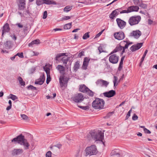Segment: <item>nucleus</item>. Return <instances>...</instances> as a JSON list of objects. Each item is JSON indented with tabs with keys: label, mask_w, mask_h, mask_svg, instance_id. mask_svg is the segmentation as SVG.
<instances>
[{
	"label": "nucleus",
	"mask_w": 157,
	"mask_h": 157,
	"mask_svg": "<svg viewBox=\"0 0 157 157\" xmlns=\"http://www.w3.org/2000/svg\"><path fill=\"white\" fill-rule=\"evenodd\" d=\"M12 142H16L17 143L24 147V149H28L30 146V144L27 140L25 138V136L21 134L11 140Z\"/></svg>",
	"instance_id": "1"
},
{
	"label": "nucleus",
	"mask_w": 157,
	"mask_h": 157,
	"mask_svg": "<svg viewBox=\"0 0 157 157\" xmlns=\"http://www.w3.org/2000/svg\"><path fill=\"white\" fill-rule=\"evenodd\" d=\"M105 103L103 99L96 98L93 102L92 105L95 109H102L104 107Z\"/></svg>",
	"instance_id": "2"
},
{
	"label": "nucleus",
	"mask_w": 157,
	"mask_h": 157,
	"mask_svg": "<svg viewBox=\"0 0 157 157\" xmlns=\"http://www.w3.org/2000/svg\"><path fill=\"white\" fill-rule=\"evenodd\" d=\"M92 137L95 141H99L104 143L103 139L104 138V134L101 132H92L91 133Z\"/></svg>",
	"instance_id": "3"
},
{
	"label": "nucleus",
	"mask_w": 157,
	"mask_h": 157,
	"mask_svg": "<svg viewBox=\"0 0 157 157\" xmlns=\"http://www.w3.org/2000/svg\"><path fill=\"white\" fill-rule=\"evenodd\" d=\"M85 151L86 156L95 155L97 152L96 147L94 145H92L90 147H87L85 149Z\"/></svg>",
	"instance_id": "4"
},
{
	"label": "nucleus",
	"mask_w": 157,
	"mask_h": 157,
	"mask_svg": "<svg viewBox=\"0 0 157 157\" xmlns=\"http://www.w3.org/2000/svg\"><path fill=\"white\" fill-rule=\"evenodd\" d=\"M141 19V18L139 16H132L129 18L128 22L131 26H132L137 24L140 21Z\"/></svg>",
	"instance_id": "5"
},
{
	"label": "nucleus",
	"mask_w": 157,
	"mask_h": 157,
	"mask_svg": "<svg viewBox=\"0 0 157 157\" xmlns=\"http://www.w3.org/2000/svg\"><path fill=\"white\" fill-rule=\"evenodd\" d=\"M109 55L110 56L109 58V62L113 64H116L117 63L119 60V56L116 54H112Z\"/></svg>",
	"instance_id": "6"
},
{
	"label": "nucleus",
	"mask_w": 157,
	"mask_h": 157,
	"mask_svg": "<svg viewBox=\"0 0 157 157\" xmlns=\"http://www.w3.org/2000/svg\"><path fill=\"white\" fill-rule=\"evenodd\" d=\"M72 98L74 101L76 103L81 102L84 99L83 96L81 93L76 94Z\"/></svg>",
	"instance_id": "7"
},
{
	"label": "nucleus",
	"mask_w": 157,
	"mask_h": 157,
	"mask_svg": "<svg viewBox=\"0 0 157 157\" xmlns=\"http://www.w3.org/2000/svg\"><path fill=\"white\" fill-rule=\"evenodd\" d=\"M132 44V42L130 43L129 41L124 40L121 41L120 42V44L121 46H123V49L122 52V53H124L125 52V49L128 48L129 45Z\"/></svg>",
	"instance_id": "8"
},
{
	"label": "nucleus",
	"mask_w": 157,
	"mask_h": 157,
	"mask_svg": "<svg viewBox=\"0 0 157 157\" xmlns=\"http://www.w3.org/2000/svg\"><path fill=\"white\" fill-rule=\"evenodd\" d=\"M116 21L118 27L121 29H124L126 25V22L120 18H117Z\"/></svg>",
	"instance_id": "9"
},
{
	"label": "nucleus",
	"mask_w": 157,
	"mask_h": 157,
	"mask_svg": "<svg viewBox=\"0 0 157 157\" xmlns=\"http://www.w3.org/2000/svg\"><path fill=\"white\" fill-rule=\"evenodd\" d=\"M114 36L115 39L119 40H122L125 37L124 33L122 32L115 33H114Z\"/></svg>",
	"instance_id": "10"
},
{
	"label": "nucleus",
	"mask_w": 157,
	"mask_h": 157,
	"mask_svg": "<svg viewBox=\"0 0 157 157\" xmlns=\"http://www.w3.org/2000/svg\"><path fill=\"white\" fill-rule=\"evenodd\" d=\"M2 36L3 37L4 35L7 33L9 32L10 30V28L9 25L7 23H6L2 28Z\"/></svg>",
	"instance_id": "11"
},
{
	"label": "nucleus",
	"mask_w": 157,
	"mask_h": 157,
	"mask_svg": "<svg viewBox=\"0 0 157 157\" xmlns=\"http://www.w3.org/2000/svg\"><path fill=\"white\" fill-rule=\"evenodd\" d=\"M141 35V32L139 30L133 31L129 35L130 37H133L134 38L137 39Z\"/></svg>",
	"instance_id": "12"
},
{
	"label": "nucleus",
	"mask_w": 157,
	"mask_h": 157,
	"mask_svg": "<svg viewBox=\"0 0 157 157\" xmlns=\"http://www.w3.org/2000/svg\"><path fill=\"white\" fill-rule=\"evenodd\" d=\"M18 9L24 10L25 8V0H19L18 2Z\"/></svg>",
	"instance_id": "13"
},
{
	"label": "nucleus",
	"mask_w": 157,
	"mask_h": 157,
	"mask_svg": "<svg viewBox=\"0 0 157 157\" xmlns=\"http://www.w3.org/2000/svg\"><path fill=\"white\" fill-rule=\"evenodd\" d=\"M23 152L22 149H14L11 151V154L13 156L19 155Z\"/></svg>",
	"instance_id": "14"
},
{
	"label": "nucleus",
	"mask_w": 157,
	"mask_h": 157,
	"mask_svg": "<svg viewBox=\"0 0 157 157\" xmlns=\"http://www.w3.org/2000/svg\"><path fill=\"white\" fill-rule=\"evenodd\" d=\"M12 42L10 40L6 41L3 45L4 48L7 50H9L12 48Z\"/></svg>",
	"instance_id": "15"
},
{
	"label": "nucleus",
	"mask_w": 157,
	"mask_h": 157,
	"mask_svg": "<svg viewBox=\"0 0 157 157\" xmlns=\"http://www.w3.org/2000/svg\"><path fill=\"white\" fill-rule=\"evenodd\" d=\"M143 43H138L136 44L132 45L131 48L130 49L132 52H134L139 49L142 46Z\"/></svg>",
	"instance_id": "16"
},
{
	"label": "nucleus",
	"mask_w": 157,
	"mask_h": 157,
	"mask_svg": "<svg viewBox=\"0 0 157 157\" xmlns=\"http://www.w3.org/2000/svg\"><path fill=\"white\" fill-rule=\"evenodd\" d=\"M116 94V92L115 90H111L108 92L103 93V94L105 97L110 98Z\"/></svg>",
	"instance_id": "17"
},
{
	"label": "nucleus",
	"mask_w": 157,
	"mask_h": 157,
	"mask_svg": "<svg viewBox=\"0 0 157 157\" xmlns=\"http://www.w3.org/2000/svg\"><path fill=\"white\" fill-rule=\"evenodd\" d=\"M90 60V59L89 58L86 57L84 58L82 66V68L83 69L86 70L87 69Z\"/></svg>",
	"instance_id": "18"
},
{
	"label": "nucleus",
	"mask_w": 157,
	"mask_h": 157,
	"mask_svg": "<svg viewBox=\"0 0 157 157\" xmlns=\"http://www.w3.org/2000/svg\"><path fill=\"white\" fill-rule=\"evenodd\" d=\"M45 80V78L44 74L40 76V78L35 82V84L41 85L42 84Z\"/></svg>",
	"instance_id": "19"
},
{
	"label": "nucleus",
	"mask_w": 157,
	"mask_h": 157,
	"mask_svg": "<svg viewBox=\"0 0 157 157\" xmlns=\"http://www.w3.org/2000/svg\"><path fill=\"white\" fill-rule=\"evenodd\" d=\"M121 9V8H119L113 11L109 16L110 18L112 19H113L114 17H116V16L119 14V12L120 11Z\"/></svg>",
	"instance_id": "20"
},
{
	"label": "nucleus",
	"mask_w": 157,
	"mask_h": 157,
	"mask_svg": "<svg viewBox=\"0 0 157 157\" xmlns=\"http://www.w3.org/2000/svg\"><path fill=\"white\" fill-rule=\"evenodd\" d=\"M56 69L61 74L63 75L64 74L65 68L63 66L58 65L56 67Z\"/></svg>",
	"instance_id": "21"
},
{
	"label": "nucleus",
	"mask_w": 157,
	"mask_h": 157,
	"mask_svg": "<svg viewBox=\"0 0 157 157\" xmlns=\"http://www.w3.org/2000/svg\"><path fill=\"white\" fill-rule=\"evenodd\" d=\"M88 90L89 88L84 85H81L80 86L79 90L82 92L86 93Z\"/></svg>",
	"instance_id": "22"
},
{
	"label": "nucleus",
	"mask_w": 157,
	"mask_h": 157,
	"mask_svg": "<svg viewBox=\"0 0 157 157\" xmlns=\"http://www.w3.org/2000/svg\"><path fill=\"white\" fill-rule=\"evenodd\" d=\"M123 49V46H121L120 44L119 45H117L115 48L110 53V54H113L117 52L121 51Z\"/></svg>",
	"instance_id": "23"
},
{
	"label": "nucleus",
	"mask_w": 157,
	"mask_h": 157,
	"mask_svg": "<svg viewBox=\"0 0 157 157\" xmlns=\"http://www.w3.org/2000/svg\"><path fill=\"white\" fill-rule=\"evenodd\" d=\"M129 13L133 11H137L139 9V7L137 6H132L128 7Z\"/></svg>",
	"instance_id": "24"
},
{
	"label": "nucleus",
	"mask_w": 157,
	"mask_h": 157,
	"mask_svg": "<svg viewBox=\"0 0 157 157\" xmlns=\"http://www.w3.org/2000/svg\"><path fill=\"white\" fill-rule=\"evenodd\" d=\"M151 151L149 149H146L144 151V156L145 157H152L151 154Z\"/></svg>",
	"instance_id": "25"
},
{
	"label": "nucleus",
	"mask_w": 157,
	"mask_h": 157,
	"mask_svg": "<svg viewBox=\"0 0 157 157\" xmlns=\"http://www.w3.org/2000/svg\"><path fill=\"white\" fill-rule=\"evenodd\" d=\"M60 85L61 87H63L65 84L66 82L64 80V77L63 76H60L59 78Z\"/></svg>",
	"instance_id": "26"
},
{
	"label": "nucleus",
	"mask_w": 157,
	"mask_h": 157,
	"mask_svg": "<svg viewBox=\"0 0 157 157\" xmlns=\"http://www.w3.org/2000/svg\"><path fill=\"white\" fill-rule=\"evenodd\" d=\"M69 57L67 56H65L63 57L61 60L63 62V64H65V66L66 67V64H67V62L68 61Z\"/></svg>",
	"instance_id": "27"
},
{
	"label": "nucleus",
	"mask_w": 157,
	"mask_h": 157,
	"mask_svg": "<svg viewBox=\"0 0 157 157\" xmlns=\"http://www.w3.org/2000/svg\"><path fill=\"white\" fill-rule=\"evenodd\" d=\"M40 43V40L39 39H36L30 43L29 44V47L32 46L34 44H38Z\"/></svg>",
	"instance_id": "28"
},
{
	"label": "nucleus",
	"mask_w": 157,
	"mask_h": 157,
	"mask_svg": "<svg viewBox=\"0 0 157 157\" xmlns=\"http://www.w3.org/2000/svg\"><path fill=\"white\" fill-rule=\"evenodd\" d=\"M114 79L113 81V82L114 84V87H115L117 86L118 84L120 82V80H118V78L114 76L113 77Z\"/></svg>",
	"instance_id": "29"
},
{
	"label": "nucleus",
	"mask_w": 157,
	"mask_h": 157,
	"mask_svg": "<svg viewBox=\"0 0 157 157\" xmlns=\"http://www.w3.org/2000/svg\"><path fill=\"white\" fill-rule=\"evenodd\" d=\"M124 56H122L119 65L118 69L119 71H121L123 67V62L124 60Z\"/></svg>",
	"instance_id": "30"
},
{
	"label": "nucleus",
	"mask_w": 157,
	"mask_h": 157,
	"mask_svg": "<svg viewBox=\"0 0 157 157\" xmlns=\"http://www.w3.org/2000/svg\"><path fill=\"white\" fill-rule=\"evenodd\" d=\"M80 67L79 63L78 61H76L73 67V69L75 71H76Z\"/></svg>",
	"instance_id": "31"
},
{
	"label": "nucleus",
	"mask_w": 157,
	"mask_h": 157,
	"mask_svg": "<svg viewBox=\"0 0 157 157\" xmlns=\"http://www.w3.org/2000/svg\"><path fill=\"white\" fill-rule=\"evenodd\" d=\"M148 51L147 50H146L145 51L144 54L142 57V58L141 59L140 62V66H141L142 63H143L144 59L145 57V56L147 52Z\"/></svg>",
	"instance_id": "32"
},
{
	"label": "nucleus",
	"mask_w": 157,
	"mask_h": 157,
	"mask_svg": "<svg viewBox=\"0 0 157 157\" xmlns=\"http://www.w3.org/2000/svg\"><path fill=\"white\" fill-rule=\"evenodd\" d=\"M20 84L22 86H24L25 85V82L23 80L22 78L21 77L19 76L17 78Z\"/></svg>",
	"instance_id": "33"
},
{
	"label": "nucleus",
	"mask_w": 157,
	"mask_h": 157,
	"mask_svg": "<svg viewBox=\"0 0 157 157\" xmlns=\"http://www.w3.org/2000/svg\"><path fill=\"white\" fill-rule=\"evenodd\" d=\"M71 23H70L66 24L64 26V29H69L71 27Z\"/></svg>",
	"instance_id": "34"
},
{
	"label": "nucleus",
	"mask_w": 157,
	"mask_h": 157,
	"mask_svg": "<svg viewBox=\"0 0 157 157\" xmlns=\"http://www.w3.org/2000/svg\"><path fill=\"white\" fill-rule=\"evenodd\" d=\"M72 9V7L69 6H66L64 9L63 10L64 12H68L70 11Z\"/></svg>",
	"instance_id": "35"
},
{
	"label": "nucleus",
	"mask_w": 157,
	"mask_h": 157,
	"mask_svg": "<svg viewBox=\"0 0 157 157\" xmlns=\"http://www.w3.org/2000/svg\"><path fill=\"white\" fill-rule=\"evenodd\" d=\"M65 54V53H61L58 54L56 55L55 59L56 60H58V59L60 57L64 56Z\"/></svg>",
	"instance_id": "36"
},
{
	"label": "nucleus",
	"mask_w": 157,
	"mask_h": 157,
	"mask_svg": "<svg viewBox=\"0 0 157 157\" xmlns=\"http://www.w3.org/2000/svg\"><path fill=\"white\" fill-rule=\"evenodd\" d=\"M44 3L47 4H55L54 2L51 0H44Z\"/></svg>",
	"instance_id": "37"
},
{
	"label": "nucleus",
	"mask_w": 157,
	"mask_h": 157,
	"mask_svg": "<svg viewBox=\"0 0 157 157\" xmlns=\"http://www.w3.org/2000/svg\"><path fill=\"white\" fill-rule=\"evenodd\" d=\"M118 150L116 149L114 150H113L111 152V155L112 156H116L117 154H119V152H118Z\"/></svg>",
	"instance_id": "38"
},
{
	"label": "nucleus",
	"mask_w": 157,
	"mask_h": 157,
	"mask_svg": "<svg viewBox=\"0 0 157 157\" xmlns=\"http://www.w3.org/2000/svg\"><path fill=\"white\" fill-rule=\"evenodd\" d=\"M36 3L37 5H40L44 3V0H37Z\"/></svg>",
	"instance_id": "39"
},
{
	"label": "nucleus",
	"mask_w": 157,
	"mask_h": 157,
	"mask_svg": "<svg viewBox=\"0 0 157 157\" xmlns=\"http://www.w3.org/2000/svg\"><path fill=\"white\" fill-rule=\"evenodd\" d=\"M44 69L46 72L47 75H50V69L49 68L45 67H44Z\"/></svg>",
	"instance_id": "40"
},
{
	"label": "nucleus",
	"mask_w": 157,
	"mask_h": 157,
	"mask_svg": "<svg viewBox=\"0 0 157 157\" xmlns=\"http://www.w3.org/2000/svg\"><path fill=\"white\" fill-rule=\"evenodd\" d=\"M21 116L22 118L24 120L27 121L29 120L28 116L25 114H21Z\"/></svg>",
	"instance_id": "41"
},
{
	"label": "nucleus",
	"mask_w": 157,
	"mask_h": 157,
	"mask_svg": "<svg viewBox=\"0 0 157 157\" xmlns=\"http://www.w3.org/2000/svg\"><path fill=\"white\" fill-rule=\"evenodd\" d=\"M86 93L88 94L90 96L92 97L94 96V93L89 89L87 90V91H86Z\"/></svg>",
	"instance_id": "42"
},
{
	"label": "nucleus",
	"mask_w": 157,
	"mask_h": 157,
	"mask_svg": "<svg viewBox=\"0 0 157 157\" xmlns=\"http://www.w3.org/2000/svg\"><path fill=\"white\" fill-rule=\"evenodd\" d=\"M89 33L88 32H87L86 33H85L83 36L82 38L84 40H86L87 38L89 37L90 36L89 34Z\"/></svg>",
	"instance_id": "43"
},
{
	"label": "nucleus",
	"mask_w": 157,
	"mask_h": 157,
	"mask_svg": "<svg viewBox=\"0 0 157 157\" xmlns=\"http://www.w3.org/2000/svg\"><path fill=\"white\" fill-rule=\"evenodd\" d=\"M102 79H99L96 82V84L97 85L99 86H102Z\"/></svg>",
	"instance_id": "44"
},
{
	"label": "nucleus",
	"mask_w": 157,
	"mask_h": 157,
	"mask_svg": "<svg viewBox=\"0 0 157 157\" xmlns=\"http://www.w3.org/2000/svg\"><path fill=\"white\" fill-rule=\"evenodd\" d=\"M10 95V98L13 100H15L17 99V97L15 95L11 94Z\"/></svg>",
	"instance_id": "45"
},
{
	"label": "nucleus",
	"mask_w": 157,
	"mask_h": 157,
	"mask_svg": "<svg viewBox=\"0 0 157 157\" xmlns=\"http://www.w3.org/2000/svg\"><path fill=\"white\" fill-rule=\"evenodd\" d=\"M109 83L107 81L102 80V86H107L109 84Z\"/></svg>",
	"instance_id": "46"
},
{
	"label": "nucleus",
	"mask_w": 157,
	"mask_h": 157,
	"mask_svg": "<svg viewBox=\"0 0 157 157\" xmlns=\"http://www.w3.org/2000/svg\"><path fill=\"white\" fill-rule=\"evenodd\" d=\"M46 157H52V152L50 151H48L46 153Z\"/></svg>",
	"instance_id": "47"
},
{
	"label": "nucleus",
	"mask_w": 157,
	"mask_h": 157,
	"mask_svg": "<svg viewBox=\"0 0 157 157\" xmlns=\"http://www.w3.org/2000/svg\"><path fill=\"white\" fill-rule=\"evenodd\" d=\"M18 56L19 57L21 58H23L24 57V56H23V53L22 52L21 53H17L16 55L15 56Z\"/></svg>",
	"instance_id": "48"
},
{
	"label": "nucleus",
	"mask_w": 157,
	"mask_h": 157,
	"mask_svg": "<svg viewBox=\"0 0 157 157\" xmlns=\"http://www.w3.org/2000/svg\"><path fill=\"white\" fill-rule=\"evenodd\" d=\"M129 13V12L128 8L127 10H123L122 11L120 12V14H122V13Z\"/></svg>",
	"instance_id": "49"
},
{
	"label": "nucleus",
	"mask_w": 157,
	"mask_h": 157,
	"mask_svg": "<svg viewBox=\"0 0 157 157\" xmlns=\"http://www.w3.org/2000/svg\"><path fill=\"white\" fill-rule=\"evenodd\" d=\"M47 75V78L46 80V83L48 84L50 81L51 78L50 75Z\"/></svg>",
	"instance_id": "50"
},
{
	"label": "nucleus",
	"mask_w": 157,
	"mask_h": 157,
	"mask_svg": "<svg viewBox=\"0 0 157 157\" xmlns=\"http://www.w3.org/2000/svg\"><path fill=\"white\" fill-rule=\"evenodd\" d=\"M138 117L135 114H134L132 117V119L133 121H136L138 119Z\"/></svg>",
	"instance_id": "51"
},
{
	"label": "nucleus",
	"mask_w": 157,
	"mask_h": 157,
	"mask_svg": "<svg viewBox=\"0 0 157 157\" xmlns=\"http://www.w3.org/2000/svg\"><path fill=\"white\" fill-rule=\"evenodd\" d=\"M113 112H110L108 113L107 115L105 117V118H108L110 117L113 114Z\"/></svg>",
	"instance_id": "52"
},
{
	"label": "nucleus",
	"mask_w": 157,
	"mask_h": 157,
	"mask_svg": "<svg viewBox=\"0 0 157 157\" xmlns=\"http://www.w3.org/2000/svg\"><path fill=\"white\" fill-rule=\"evenodd\" d=\"M71 17L69 16H65L63 17L62 19L64 20H66L70 19Z\"/></svg>",
	"instance_id": "53"
},
{
	"label": "nucleus",
	"mask_w": 157,
	"mask_h": 157,
	"mask_svg": "<svg viewBox=\"0 0 157 157\" xmlns=\"http://www.w3.org/2000/svg\"><path fill=\"white\" fill-rule=\"evenodd\" d=\"M47 11H45L43 13V19H45L47 17Z\"/></svg>",
	"instance_id": "54"
},
{
	"label": "nucleus",
	"mask_w": 157,
	"mask_h": 157,
	"mask_svg": "<svg viewBox=\"0 0 157 157\" xmlns=\"http://www.w3.org/2000/svg\"><path fill=\"white\" fill-rule=\"evenodd\" d=\"M141 0H133L134 3L135 5H139Z\"/></svg>",
	"instance_id": "55"
},
{
	"label": "nucleus",
	"mask_w": 157,
	"mask_h": 157,
	"mask_svg": "<svg viewBox=\"0 0 157 157\" xmlns=\"http://www.w3.org/2000/svg\"><path fill=\"white\" fill-rule=\"evenodd\" d=\"M98 49L99 51V53L104 52L101 46H99L98 48Z\"/></svg>",
	"instance_id": "56"
},
{
	"label": "nucleus",
	"mask_w": 157,
	"mask_h": 157,
	"mask_svg": "<svg viewBox=\"0 0 157 157\" xmlns=\"http://www.w3.org/2000/svg\"><path fill=\"white\" fill-rule=\"evenodd\" d=\"M29 10H26L24 11L23 12V15H27L28 14H29Z\"/></svg>",
	"instance_id": "57"
},
{
	"label": "nucleus",
	"mask_w": 157,
	"mask_h": 157,
	"mask_svg": "<svg viewBox=\"0 0 157 157\" xmlns=\"http://www.w3.org/2000/svg\"><path fill=\"white\" fill-rule=\"evenodd\" d=\"M144 131L146 133L150 134L151 133V132L149 130L145 128H144Z\"/></svg>",
	"instance_id": "58"
},
{
	"label": "nucleus",
	"mask_w": 157,
	"mask_h": 157,
	"mask_svg": "<svg viewBox=\"0 0 157 157\" xmlns=\"http://www.w3.org/2000/svg\"><path fill=\"white\" fill-rule=\"evenodd\" d=\"M28 89H30V90H36V87H34L31 85H29L28 87Z\"/></svg>",
	"instance_id": "59"
},
{
	"label": "nucleus",
	"mask_w": 157,
	"mask_h": 157,
	"mask_svg": "<svg viewBox=\"0 0 157 157\" xmlns=\"http://www.w3.org/2000/svg\"><path fill=\"white\" fill-rule=\"evenodd\" d=\"M103 31H104V30H102V31H101L99 33H98V34H97L96 35L95 38L98 37L99 36H100L101 34L102 33Z\"/></svg>",
	"instance_id": "60"
},
{
	"label": "nucleus",
	"mask_w": 157,
	"mask_h": 157,
	"mask_svg": "<svg viewBox=\"0 0 157 157\" xmlns=\"http://www.w3.org/2000/svg\"><path fill=\"white\" fill-rule=\"evenodd\" d=\"M1 52L2 53H9V52L8 51H7L5 49H1Z\"/></svg>",
	"instance_id": "61"
},
{
	"label": "nucleus",
	"mask_w": 157,
	"mask_h": 157,
	"mask_svg": "<svg viewBox=\"0 0 157 157\" xmlns=\"http://www.w3.org/2000/svg\"><path fill=\"white\" fill-rule=\"evenodd\" d=\"M10 36L12 37V39L14 40L15 41L17 39V37L14 34H13L12 35Z\"/></svg>",
	"instance_id": "62"
},
{
	"label": "nucleus",
	"mask_w": 157,
	"mask_h": 157,
	"mask_svg": "<svg viewBox=\"0 0 157 157\" xmlns=\"http://www.w3.org/2000/svg\"><path fill=\"white\" fill-rule=\"evenodd\" d=\"M140 6L141 7H142V8H147V6L146 5V4H141Z\"/></svg>",
	"instance_id": "63"
},
{
	"label": "nucleus",
	"mask_w": 157,
	"mask_h": 157,
	"mask_svg": "<svg viewBox=\"0 0 157 157\" xmlns=\"http://www.w3.org/2000/svg\"><path fill=\"white\" fill-rule=\"evenodd\" d=\"M84 55V52H82L79 53L78 55V56L79 57H81L82 56H83Z\"/></svg>",
	"instance_id": "64"
}]
</instances>
